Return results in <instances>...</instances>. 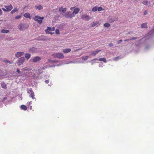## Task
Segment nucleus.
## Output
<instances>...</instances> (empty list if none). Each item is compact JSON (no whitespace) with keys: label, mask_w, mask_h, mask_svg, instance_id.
Instances as JSON below:
<instances>
[{"label":"nucleus","mask_w":154,"mask_h":154,"mask_svg":"<svg viewBox=\"0 0 154 154\" xmlns=\"http://www.w3.org/2000/svg\"><path fill=\"white\" fill-rule=\"evenodd\" d=\"M29 27L28 24L25 23H20L18 26V28L20 31H23L27 29Z\"/></svg>","instance_id":"1"},{"label":"nucleus","mask_w":154,"mask_h":154,"mask_svg":"<svg viewBox=\"0 0 154 154\" xmlns=\"http://www.w3.org/2000/svg\"><path fill=\"white\" fill-rule=\"evenodd\" d=\"M52 56L55 58L59 59H63L64 58L63 54L61 53H54L52 55Z\"/></svg>","instance_id":"2"},{"label":"nucleus","mask_w":154,"mask_h":154,"mask_svg":"<svg viewBox=\"0 0 154 154\" xmlns=\"http://www.w3.org/2000/svg\"><path fill=\"white\" fill-rule=\"evenodd\" d=\"M35 21L37 22L38 23L41 24L43 22V20L44 19V17H41L38 15L35 16L34 18H33Z\"/></svg>","instance_id":"3"},{"label":"nucleus","mask_w":154,"mask_h":154,"mask_svg":"<svg viewBox=\"0 0 154 154\" xmlns=\"http://www.w3.org/2000/svg\"><path fill=\"white\" fill-rule=\"evenodd\" d=\"M4 7L6 8H3L2 10L6 12H9L13 8V6L12 5L10 4L9 6L4 5Z\"/></svg>","instance_id":"4"},{"label":"nucleus","mask_w":154,"mask_h":154,"mask_svg":"<svg viewBox=\"0 0 154 154\" xmlns=\"http://www.w3.org/2000/svg\"><path fill=\"white\" fill-rule=\"evenodd\" d=\"M55 28L54 27H53L52 28L50 27H48L47 29L45 30V32L47 33L53 34L54 33H52L50 31H54L55 30Z\"/></svg>","instance_id":"5"},{"label":"nucleus","mask_w":154,"mask_h":154,"mask_svg":"<svg viewBox=\"0 0 154 154\" xmlns=\"http://www.w3.org/2000/svg\"><path fill=\"white\" fill-rule=\"evenodd\" d=\"M24 60L25 59L24 57H21L18 60L17 63L18 64V65L19 66L23 63Z\"/></svg>","instance_id":"6"},{"label":"nucleus","mask_w":154,"mask_h":154,"mask_svg":"<svg viewBox=\"0 0 154 154\" xmlns=\"http://www.w3.org/2000/svg\"><path fill=\"white\" fill-rule=\"evenodd\" d=\"M65 16L67 18H72L74 17L75 15L72 13H70L69 12H68L65 14Z\"/></svg>","instance_id":"7"},{"label":"nucleus","mask_w":154,"mask_h":154,"mask_svg":"<svg viewBox=\"0 0 154 154\" xmlns=\"http://www.w3.org/2000/svg\"><path fill=\"white\" fill-rule=\"evenodd\" d=\"M81 18L87 21L88 20L90 19L89 16L86 14L82 15L81 17Z\"/></svg>","instance_id":"8"},{"label":"nucleus","mask_w":154,"mask_h":154,"mask_svg":"<svg viewBox=\"0 0 154 154\" xmlns=\"http://www.w3.org/2000/svg\"><path fill=\"white\" fill-rule=\"evenodd\" d=\"M24 54V53L22 52H17L15 54V57L17 58L21 57Z\"/></svg>","instance_id":"9"},{"label":"nucleus","mask_w":154,"mask_h":154,"mask_svg":"<svg viewBox=\"0 0 154 154\" xmlns=\"http://www.w3.org/2000/svg\"><path fill=\"white\" fill-rule=\"evenodd\" d=\"M41 59L40 57L37 56L34 57L32 60V62L33 63H35L38 61H40Z\"/></svg>","instance_id":"10"},{"label":"nucleus","mask_w":154,"mask_h":154,"mask_svg":"<svg viewBox=\"0 0 154 154\" xmlns=\"http://www.w3.org/2000/svg\"><path fill=\"white\" fill-rule=\"evenodd\" d=\"M29 51L32 53H34L35 52H37V48L34 47H32L29 49Z\"/></svg>","instance_id":"11"},{"label":"nucleus","mask_w":154,"mask_h":154,"mask_svg":"<svg viewBox=\"0 0 154 154\" xmlns=\"http://www.w3.org/2000/svg\"><path fill=\"white\" fill-rule=\"evenodd\" d=\"M35 7L36 9H38L39 10L42 9L43 8V7L41 5H35Z\"/></svg>","instance_id":"12"},{"label":"nucleus","mask_w":154,"mask_h":154,"mask_svg":"<svg viewBox=\"0 0 154 154\" xmlns=\"http://www.w3.org/2000/svg\"><path fill=\"white\" fill-rule=\"evenodd\" d=\"M71 49L67 48L63 49V51L64 53H67L70 52L71 51Z\"/></svg>","instance_id":"13"},{"label":"nucleus","mask_w":154,"mask_h":154,"mask_svg":"<svg viewBox=\"0 0 154 154\" xmlns=\"http://www.w3.org/2000/svg\"><path fill=\"white\" fill-rule=\"evenodd\" d=\"M80 9L79 8H75L74 9V11H73V12H72V13L74 14H77L80 11Z\"/></svg>","instance_id":"14"},{"label":"nucleus","mask_w":154,"mask_h":154,"mask_svg":"<svg viewBox=\"0 0 154 154\" xmlns=\"http://www.w3.org/2000/svg\"><path fill=\"white\" fill-rule=\"evenodd\" d=\"M101 50H97L95 51H94L91 53L90 54V55H96Z\"/></svg>","instance_id":"15"},{"label":"nucleus","mask_w":154,"mask_h":154,"mask_svg":"<svg viewBox=\"0 0 154 154\" xmlns=\"http://www.w3.org/2000/svg\"><path fill=\"white\" fill-rule=\"evenodd\" d=\"M59 11L60 12H61L63 13L65 12L66 11V9L65 8H63L62 7H61L59 9Z\"/></svg>","instance_id":"16"},{"label":"nucleus","mask_w":154,"mask_h":154,"mask_svg":"<svg viewBox=\"0 0 154 154\" xmlns=\"http://www.w3.org/2000/svg\"><path fill=\"white\" fill-rule=\"evenodd\" d=\"M26 18H28L29 19L31 18L30 15L28 13H25L23 15Z\"/></svg>","instance_id":"17"},{"label":"nucleus","mask_w":154,"mask_h":154,"mask_svg":"<svg viewBox=\"0 0 154 154\" xmlns=\"http://www.w3.org/2000/svg\"><path fill=\"white\" fill-rule=\"evenodd\" d=\"M20 108L25 111L27 109V107L26 106L24 105H21L20 106Z\"/></svg>","instance_id":"18"},{"label":"nucleus","mask_w":154,"mask_h":154,"mask_svg":"<svg viewBox=\"0 0 154 154\" xmlns=\"http://www.w3.org/2000/svg\"><path fill=\"white\" fill-rule=\"evenodd\" d=\"M98 23V22H93L91 25V27H94Z\"/></svg>","instance_id":"19"},{"label":"nucleus","mask_w":154,"mask_h":154,"mask_svg":"<svg viewBox=\"0 0 154 154\" xmlns=\"http://www.w3.org/2000/svg\"><path fill=\"white\" fill-rule=\"evenodd\" d=\"M27 93L29 94H30L31 93L33 92L32 89L31 88H30L29 89H27Z\"/></svg>","instance_id":"20"},{"label":"nucleus","mask_w":154,"mask_h":154,"mask_svg":"<svg viewBox=\"0 0 154 154\" xmlns=\"http://www.w3.org/2000/svg\"><path fill=\"white\" fill-rule=\"evenodd\" d=\"M18 11V9L16 8H14L13 10H12L11 12V14H13L15 12L17 11Z\"/></svg>","instance_id":"21"},{"label":"nucleus","mask_w":154,"mask_h":154,"mask_svg":"<svg viewBox=\"0 0 154 154\" xmlns=\"http://www.w3.org/2000/svg\"><path fill=\"white\" fill-rule=\"evenodd\" d=\"M88 56H82L81 57V59L82 60H86L88 59Z\"/></svg>","instance_id":"22"},{"label":"nucleus","mask_w":154,"mask_h":154,"mask_svg":"<svg viewBox=\"0 0 154 154\" xmlns=\"http://www.w3.org/2000/svg\"><path fill=\"white\" fill-rule=\"evenodd\" d=\"M99 60L100 61H103L104 63H106L107 61L106 59L104 58H100L99 59Z\"/></svg>","instance_id":"23"},{"label":"nucleus","mask_w":154,"mask_h":154,"mask_svg":"<svg viewBox=\"0 0 154 154\" xmlns=\"http://www.w3.org/2000/svg\"><path fill=\"white\" fill-rule=\"evenodd\" d=\"M31 55L28 53H26L25 55V57L28 60L30 57Z\"/></svg>","instance_id":"24"},{"label":"nucleus","mask_w":154,"mask_h":154,"mask_svg":"<svg viewBox=\"0 0 154 154\" xmlns=\"http://www.w3.org/2000/svg\"><path fill=\"white\" fill-rule=\"evenodd\" d=\"M35 96L34 93L33 92L32 93H31L29 95V97L32 98V99H35V97H34Z\"/></svg>","instance_id":"25"},{"label":"nucleus","mask_w":154,"mask_h":154,"mask_svg":"<svg viewBox=\"0 0 154 154\" xmlns=\"http://www.w3.org/2000/svg\"><path fill=\"white\" fill-rule=\"evenodd\" d=\"M9 32V31L8 30H5L4 29H2L1 30V32L2 33H8Z\"/></svg>","instance_id":"26"},{"label":"nucleus","mask_w":154,"mask_h":154,"mask_svg":"<svg viewBox=\"0 0 154 154\" xmlns=\"http://www.w3.org/2000/svg\"><path fill=\"white\" fill-rule=\"evenodd\" d=\"M141 27L142 28H147V23H143L141 25Z\"/></svg>","instance_id":"27"},{"label":"nucleus","mask_w":154,"mask_h":154,"mask_svg":"<svg viewBox=\"0 0 154 154\" xmlns=\"http://www.w3.org/2000/svg\"><path fill=\"white\" fill-rule=\"evenodd\" d=\"M142 3L144 5H147L149 3L148 1L147 0H144L143 2Z\"/></svg>","instance_id":"28"},{"label":"nucleus","mask_w":154,"mask_h":154,"mask_svg":"<svg viewBox=\"0 0 154 154\" xmlns=\"http://www.w3.org/2000/svg\"><path fill=\"white\" fill-rule=\"evenodd\" d=\"M104 26L106 27H108L110 26V25L108 23H106L104 24Z\"/></svg>","instance_id":"29"},{"label":"nucleus","mask_w":154,"mask_h":154,"mask_svg":"<svg viewBox=\"0 0 154 154\" xmlns=\"http://www.w3.org/2000/svg\"><path fill=\"white\" fill-rule=\"evenodd\" d=\"M1 86L2 88H5L6 87V85L4 83H2L1 84Z\"/></svg>","instance_id":"30"},{"label":"nucleus","mask_w":154,"mask_h":154,"mask_svg":"<svg viewBox=\"0 0 154 154\" xmlns=\"http://www.w3.org/2000/svg\"><path fill=\"white\" fill-rule=\"evenodd\" d=\"M97 10V7H94L92 9V11H96Z\"/></svg>","instance_id":"31"},{"label":"nucleus","mask_w":154,"mask_h":154,"mask_svg":"<svg viewBox=\"0 0 154 154\" xmlns=\"http://www.w3.org/2000/svg\"><path fill=\"white\" fill-rule=\"evenodd\" d=\"M97 10L98 11H101L104 10V9H103L101 7H99L98 8Z\"/></svg>","instance_id":"32"},{"label":"nucleus","mask_w":154,"mask_h":154,"mask_svg":"<svg viewBox=\"0 0 154 154\" xmlns=\"http://www.w3.org/2000/svg\"><path fill=\"white\" fill-rule=\"evenodd\" d=\"M21 17V16L20 15H18L15 17V19H20Z\"/></svg>","instance_id":"33"},{"label":"nucleus","mask_w":154,"mask_h":154,"mask_svg":"<svg viewBox=\"0 0 154 154\" xmlns=\"http://www.w3.org/2000/svg\"><path fill=\"white\" fill-rule=\"evenodd\" d=\"M56 33L57 34H60V31L59 29H57L55 30Z\"/></svg>","instance_id":"34"},{"label":"nucleus","mask_w":154,"mask_h":154,"mask_svg":"<svg viewBox=\"0 0 154 154\" xmlns=\"http://www.w3.org/2000/svg\"><path fill=\"white\" fill-rule=\"evenodd\" d=\"M4 62L5 63H9L10 64L12 63H11L10 62V61L7 60H5L4 61Z\"/></svg>","instance_id":"35"},{"label":"nucleus","mask_w":154,"mask_h":154,"mask_svg":"<svg viewBox=\"0 0 154 154\" xmlns=\"http://www.w3.org/2000/svg\"><path fill=\"white\" fill-rule=\"evenodd\" d=\"M23 70H24V71H27V70H29V68H26V67L24 68L23 69Z\"/></svg>","instance_id":"36"},{"label":"nucleus","mask_w":154,"mask_h":154,"mask_svg":"<svg viewBox=\"0 0 154 154\" xmlns=\"http://www.w3.org/2000/svg\"><path fill=\"white\" fill-rule=\"evenodd\" d=\"M122 39H121L119 40L118 42H117V44H119V43H120V42H122Z\"/></svg>","instance_id":"37"},{"label":"nucleus","mask_w":154,"mask_h":154,"mask_svg":"<svg viewBox=\"0 0 154 154\" xmlns=\"http://www.w3.org/2000/svg\"><path fill=\"white\" fill-rule=\"evenodd\" d=\"M147 11H145L144 13V15H146L147 14Z\"/></svg>","instance_id":"38"},{"label":"nucleus","mask_w":154,"mask_h":154,"mask_svg":"<svg viewBox=\"0 0 154 154\" xmlns=\"http://www.w3.org/2000/svg\"><path fill=\"white\" fill-rule=\"evenodd\" d=\"M109 46H110V47L112 46H113V44L112 43H110L109 44Z\"/></svg>","instance_id":"39"},{"label":"nucleus","mask_w":154,"mask_h":154,"mask_svg":"<svg viewBox=\"0 0 154 154\" xmlns=\"http://www.w3.org/2000/svg\"><path fill=\"white\" fill-rule=\"evenodd\" d=\"M2 11L1 9L0 8V15H2Z\"/></svg>","instance_id":"40"},{"label":"nucleus","mask_w":154,"mask_h":154,"mask_svg":"<svg viewBox=\"0 0 154 154\" xmlns=\"http://www.w3.org/2000/svg\"><path fill=\"white\" fill-rule=\"evenodd\" d=\"M137 38L136 37H133L131 39H130V40H134Z\"/></svg>","instance_id":"41"},{"label":"nucleus","mask_w":154,"mask_h":154,"mask_svg":"<svg viewBox=\"0 0 154 154\" xmlns=\"http://www.w3.org/2000/svg\"><path fill=\"white\" fill-rule=\"evenodd\" d=\"M17 72L19 73H20V71L19 69H17Z\"/></svg>","instance_id":"42"},{"label":"nucleus","mask_w":154,"mask_h":154,"mask_svg":"<svg viewBox=\"0 0 154 154\" xmlns=\"http://www.w3.org/2000/svg\"><path fill=\"white\" fill-rule=\"evenodd\" d=\"M45 82L46 83H48L49 82V81L48 80H46L45 81Z\"/></svg>","instance_id":"43"},{"label":"nucleus","mask_w":154,"mask_h":154,"mask_svg":"<svg viewBox=\"0 0 154 154\" xmlns=\"http://www.w3.org/2000/svg\"><path fill=\"white\" fill-rule=\"evenodd\" d=\"M129 40H130V39H126V40H124V41H125V42L128 41Z\"/></svg>","instance_id":"44"},{"label":"nucleus","mask_w":154,"mask_h":154,"mask_svg":"<svg viewBox=\"0 0 154 154\" xmlns=\"http://www.w3.org/2000/svg\"><path fill=\"white\" fill-rule=\"evenodd\" d=\"M7 99V97H5L3 99V101L5 100H6Z\"/></svg>","instance_id":"45"},{"label":"nucleus","mask_w":154,"mask_h":154,"mask_svg":"<svg viewBox=\"0 0 154 154\" xmlns=\"http://www.w3.org/2000/svg\"><path fill=\"white\" fill-rule=\"evenodd\" d=\"M118 58V57H116L115 58V59H114V60H116Z\"/></svg>","instance_id":"46"},{"label":"nucleus","mask_w":154,"mask_h":154,"mask_svg":"<svg viewBox=\"0 0 154 154\" xmlns=\"http://www.w3.org/2000/svg\"><path fill=\"white\" fill-rule=\"evenodd\" d=\"M74 8L72 7L70 8V10L72 11L73 10V9Z\"/></svg>","instance_id":"47"},{"label":"nucleus","mask_w":154,"mask_h":154,"mask_svg":"<svg viewBox=\"0 0 154 154\" xmlns=\"http://www.w3.org/2000/svg\"><path fill=\"white\" fill-rule=\"evenodd\" d=\"M94 60H97V58H95L94 59Z\"/></svg>","instance_id":"48"},{"label":"nucleus","mask_w":154,"mask_h":154,"mask_svg":"<svg viewBox=\"0 0 154 154\" xmlns=\"http://www.w3.org/2000/svg\"><path fill=\"white\" fill-rule=\"evenodd\" d=\"M31 102H29V105L30 104V103H31Z\"/></svg>","instance_id":"49"}]
</instances>
